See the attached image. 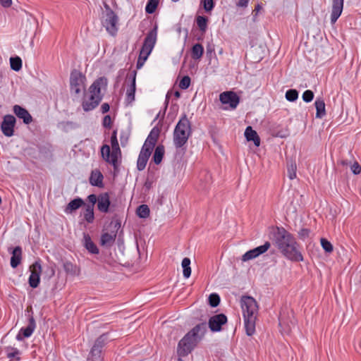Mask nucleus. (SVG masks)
<instances>
[{
  "instance_id": "393cba45",
  "label": "nucleus",
  "mask_w": 361,
  "mask_h": 361,
  "mask_svg": "<svg viewBox=\"0 0 361 361\" xmlns=\"http://www.w3.org/2000/svg\"><path fill=\"white\" fill-rule=\"evenodd\" d=\"M316 118H322L326 115L325 102L323 99L317 98L314 102Z\"/></svg>"
},
{
  "instance_id": "2f4dec72",
  "label": "nucleus",
  "mask_w": 361,
  "mask_h": 361,
  "mask_svg": "<svg viewBox=\"0 0 361 361\" xmlns=\"http://www.w3.org/2000/svg\"><path fill=\"white\" fill-rule=\"evenodd\" d=\"M204 53V48L202 44L197 43L193 45L191 51L192 57L194 59H200Z\"/></svg>"
},
{
  "instance_id": "8fccbe9b",
  "label": "nucleus",
  "mask_w": 361,
  "mask_h": 361,
  "mask_svg": "<svg viewBox=\"0 0 361 361\" xmlns=\"http://www.w3.org/2000/svg\"><path fill=\"white\" fill-rule=\"evenodd\" d=\"M111 123H112V121H111V116L109 115L105 116L103 119L104 127L107 128H111Z\"/></svg>"
},
{
  "instance_id": "3c124183",
  "label": "nucleus",
  "mask_w": 361,
  "mask_h": 361,
  "mask_svg": "<svg viewBox=\"0 0 361 361\" xmlns=\"http://www.w3.org/2000/svg\"><path fill=\"white\" fill-rule=\"evenodd\" d=\"M87 200L90 203L88 205H93V208L94 207L95 203L98 202V197L94 194L88 195Z\"/></svg>"
},
{
  "instance_id": "f704fd0d",
  "label": "nucleus",
  "mask_w": 361,
  "mask_h": 361,
  "mask_svg": "<svg viewBox=\"0 0 361 361\" xmlns=\"http://www.w3.org/2000/svg\"><path fill=\"white\" fill-rule=\"evenodd\" d=\"M159 0H148L145 6V12L149 14L154 13L156 11Z\"/></svg>"
},
{
  "instance_id": "e2e57ef3",
  "label": "nucleus",
  "mask_w": 361,
  "mask_h": 361,
  "mask_svg": "<svg viewBox=\"0 0 361 361\" xmlns=\"http://www.w3.org/2000/svg\"><path fill=\"white\" fill-rule=\"evenodd\" d=\"M171 1H173V2H178V1H179L180 0H171Z\"/></svg>"
},
{
  "instance_id": "f3484780",
  "label": "nucleus",
  "mask_w": 361,
  "mask_h": 361,
  "mask_svg": "<svg viewBox=\"0 0 361 361\" xmlns=\"http://www.w3.org/2000/svg\"><path fill=\"white\" fill-rule=\"evenodd\" d=\"M331 23L334 24L341 16L343 8V0H331Z\"/></svg>"
},
{
  "instance_id": "7ed1b4c3",
  "label": "nucleus",
  "mask_w": 361,
  "mask_h": 361,
  "mask_svg": "<svg viewBox=\"0 0 361 361\" xmlns=\"http://www.w3.org/2000/svg\"><path fill=\"white\" fill-rule=\"evenodd\" d=\"M240 307L244 319V326L247 336L255 333L256 320L258 315V305L251 296H243L240 299Z\"/></svg>"
},
{
  "instance_id": "0eeeda50",
  "label": "nucleus",
  "mask_w": 361,
  "mask_h": 361,
  "mask_svg": "<svg viewBox=\"0 0 361 361\" xmlns=\"http://www.w3.org/2000/svg\"><path fill=\"white\" fill-rule=\"evenodd\" d=\"M157 137L158 135L154 133L153 131L147 136L137 161V168L139 171L145 169L152 151L156 145Z\"/></svg>"
},
{
  "instance_id": "5701e85b",
  "label": "nucleus",
  "mask_w": 361,
  "mask_h": 361,
  "mask_svg": "<svg viewBox=\"0 0 361 361\" xmlns=\"http://www.w3.org/2000/svg\"><path fill=\"white\" fill-rule=\"evenodd\" d=\"M135 73H134L131 84L126 90V102L128 104H131L135 100Z\"/></svg>"
},
{
  "instance_id": "bb28decb",
  "label": "nucleus",
  "mask_w": 361,
  "mask_h": 361,
  "mask_svg": "<svg viewBox=\"0 0 361 361\" xmlns=\"http://www.w3.org/2000/svg\"><path fill=\"white\" fill-rule=\"evenodd\" d=\"M6 356L11 360L19 361L20 360V351L14 347L7 346L5 348Z\"/></svg>"
},
{
  "instance_id": "aec40b11",
  "label": "nucleus",
  "mask_w": 361,
  "mask_h": 361,
  "mask_svg": "<svg viewBox=\"0 0 361 361\" xmlns=\"http://www.w3.org/2000/svg\"><path fill=\"white\" fill-rule=\"evenodd\" d=\"M110 200L108 193H103L99 195L97 202V208L102 212L106 213L109 211Z\"/></svg>"
},
{
  "instance_id": "a878e982",
  "label": "nucleus",
  "mask_w": 361,
  "mask_h": 361,
  "mask_svg": "<svg viewBox=\"0 0 361 361\" xmlns=\"http://www.w3.org/2000/svg\"><path fill=\"white\" fill-rule=\"evenodd\" d=\"M84 204L83 200L80 198H75L73 200H71L67 205V207L65 209V212L67 214H71L73 211H75L76 209H79L80 207H82Z\"/></svg>"
},
{
  "instance_id": "a19ab883",
  "label": "nucleus",
  "mask_w": 361,
  "mask_h": 361,
  "mask_svg": "<svg viewBox=\"0 0 361 361\" xmlns=\"http://www.w3.org/2000/svg\"><path fill=\"white\" fill-rule=\"evenodd\" d=\"M201 4H202L203 8L207 13H210L214 7V3L213 0H202Z\"/></svg>"
},
{
  "instance_id": "e433bc0d",
  "label": "nucleus",
  "mask_w": 361,
  "mask_h": 361,
  "mask_svg": "<svg viewBox=\"0 0 361 361\" xmlns=\"http://www.w3.org/2000/svg\"><path fill=\"white\" fill-rule=\"evenodd\" d=\"M102 350L97 346H93L90 353L89 359L92 361H99L101 357Z\"/></svg>"
},
{
  "instance_id": "79ce46f5",
  "label": "nucleus",
  "mask_w": 361,
  "mask_h": 361,
  "mask_svg": "<svg viewBox=\"0 0 361 361\" xmlns=\"http://www.w3.org/2000/svg\"><path fill=\"white\" fill-rule=\"evenodd\" d=\"M220 302V297L216 293H212L209 297V305L215 307L219 305Z\"/></svg>"
},
{
  "instance_id": "f257e3e1",
  "label": "nucleus",
  "mask_w": 361,
  "mask_h": 361,
  "mask_svg": "<svg viewBox=\"0 0 361 361\" xmlns=\"http://www.w3.org/2000/svg\"><path fill=\"white\" fill-rule=\"evenodd\" d=\"M274 238L276 247L288 259L293 262L303 261L298 243L293 235L284 228H276Z\"/></svg>"
},
{
  "instance_id": "39448f33",
  "label": "nucleus",
  "mask_w": 361,
  "mask_h": 361,
  "mask_svg": "<svg viewBox=\"0 0 361 361\" xmlns=\"http://www.w3.org/2000/svg\"><path fill=\"white\" fill-rule=\"evenodd\" d=\"M103 78L96 80L89 88V94L83 99L82 106L85 111H90L95 109L102 99L101 86Z\"/></svg>"
},
{
  "instance_id": "f03ea898",
  "label": "nucleus",
  "mask_w": 361,
  "mask_h": 361,
  "mask_svg": "<svg viewBox=\"0 0 361 361\" xmlns=\"http://www.w3.org/2000/svg\"><path fill=\"white\" fill-rule=\"evenodd\" d=\"M207 331L206 323L195 325L178 342L177 354L179 357L188 355L204 338Z\"/></svg>"
},
{
  "instance_id": "9d476101",
  "label": "nucleus",
  "mask_w": 361,
  "mask_h": 361,
  "mask_svg": "<svg viewBox=\"0 0 361 361\" xmlns=\"http://www.w3.org/2000/svg\"><path fill=\"white\" fill-rule=\"evenodd\" d=\"M157 39V26L155 25L154 27L151 30L147 35L144 43L142 44V49L140 50L142 54H146L149 56L154 47L156 44Z\"/></svg>"
},
{
  "instance_id": "ea45409f",
  "label": "nucleus",
  "mask_w": 361,
  "mask_h": 361,
  "mask_svg": "<svg viewBox=\"0 0 361 361\" xmlns=\"http://www.w3.org/2000/svg\"><path fill=\"white\" fill-rule=\"evenodd\" d=\"M296 164L295 162H290L288 164V176L290 180L296 177Z\"/></svg>"
},
{
  "instance_id": "20e7f679",
  "label": "nucleus",
  "mask_w": 361,
  "mask_h": 361,
  "mask_svg": "<svg viewBox=\"0 0 361 361\" xmlns=\"http://www.w3.org/2000/svg\"><path fill=\"white\" fill-rule=\"evenodd\" d=\"M111 150L108 145H104L101 148L102 159L109 164H111L114 170H118L121 159V151L114 131L111 137Z\"/></svg>"
},
{
  "instance_id": "4468645a",
  "label": "nucleus",
  "mask_w": 361,
  "mask_h": 361,
  "mask_svg": "<svg viewBox=\"0 0 361 361\" xmlns=\"http://www.w3.org/2000/svg\"><path fill=\"white\" fill-rule=\"evenodd\" d=\"M270 246V243L267 241L262 245L258 246L254 249L248 250L242 256V261L247 262L257 258L260 255H262L264 252H266L269 250Z\"/></svg>"
},
{
  "instance_id": "412c9836",
  "label": "nucleus",
  "mask_w": 361,
  "mask_h": 361,
  "mask_svg": "<svg viewBox=\"0 0 361 361\" xmlns=\"http://www.w3.org/2000/svg\"><path fill=\"white\" fill-rule=\"evenodd\" d=\"M245 136L247 141H252L256 147L260 145V138L251 126H247L245 128Z\"/></svg>"
},
{
  "instance_id": "72a5a7b5",
  "label": "nucleus",
  "mask_w": 361,
  "mask_h": 361,
  "mask_svg": "<svg viewBox=\"0 0 361 361\" xmlns=\"http://www.w3.org/2000/svg\"><path fill=\"white\" fill-rule=\"evenodd\" d=\"M10 65L12 70L19 71L22 68V60L19 56L11 57Z\"/></svg>"
},
{
  "instance_id": "c03bdc74",
  "label": "nucleus",
  "mask_w": 361,
  "mask_h": 361,
  "mask_svg": "<svg viewBox=\"0 0 361 361\" xmlns=\"http://www.w3.org/2000/svg\"><path fill=\"white\" fill-rule=\"evenodd\" d=\"M190 78L189 76H184L179 82V87L182 90H186L190 85Z\"/></svg>"
},
{
  "instance_id": "603ef678",
  "label": "nucleus",
  "mask_w": 361,
  "mask_h": 361,
  "mask_svg": "<svg viewBox=\"0 0 361 361\" xmlns=\"http://www.w3.org/2000/svg\"><path fill=\"white\" fill-rule=\"evenodd\" d=\"M309 233L308 229L302 228L298 232V235L301 238L304 239L309 235Z\"/></svg>"
},
{
  "instance_id": "de8ad7c7",
  "label": "nucleus",
  "mask_w": 361,
  "mask_h": 361,
  "mask_svg": "<svg viewBox=\"0 0 361 361\" xmlns=\"http://www.w3.org/2000/svg\"><path fill=\"white\" fill-rule=\"evenodd\" d=\"M350 167V170L353 174L358 175L360 173L361 166L357 161H354V162L351 163Z\"/></svg>"
},
{
  "instance_id": "a211bd4d",
  "label": "nucleus",
  "mask_w": 361,
  "mask_h": 361,
  "mask_svg": "<svg viewBox=\"0 0 361 361\" xmlns=\"http://www.w3.org/2000/svg\"><path fill=\"white\" fill-rule=\"evenodd\" d=\"M13 112L19 118L23 119L25 124H29L32 121V118L30 113L25 109L19 105H15L13 106Z\"/></svg>"
},
{
  "instance_id": "c9c22d12",
  "label": "nucleus",
  "mask_w": 361,
  "mask_h": 361,
  "mask_svg": "<svg viewBox=\"0 0 361 361\" xmlns=\"http://www.w3.org/2000/svg\"><path fill=\"white\" fill-rule=\"evenodd\" d=\"M137 214L140 218H147L149 215V209L147 205L142 204L137 209Z\"/></svg>"
},
{
  "instance_id": "f8f14e48",
  "label": "nucleus",
  "mask_w": 361,
  "mask_h": 361,
  "mask_svg": "<svg viewBox=\"0 0 361 361\" xmlns=\"http://www.w3.org/2000/svg\"><path fill=\"white\" fill-rule=\"evenodd\" d=\"M30 275L28 283L30 287L37 288L40 282V275L42 273V266L39 262L36 261L30 267Z\"/></svg>"
},
{
  "instance_id": "4d7b16f0",
  "label": "nucleus",
  "mask_w": 361,
  "mask_h": 361,
  "mask_svg": "<svg viewBox=\"0 0 361 361\" xmlns=\"http://www.w3.org/2000/svg\"><path fill=\"white\" fill-rule=\"evenodd\" d=\"M109 105L107 103L102 104L101 106V111L103 114L106 113L109 111Z\"/></svg>"
},
{
  "instance_id": "2eb2a0df",
  "label": "nucleus",
  "mask_w": 361,
  "mask_h": 361,
  "mask_svg": "<svg viewBox=\"0 0 361 361\" xmlns=\"http://www.w3.org/2000/svg\"><path fill=\"white\" fill-rule=\"evenodd\" d=\"M227 322V317L224 314H219L211 317L208 326L212 331L217 332L221 330V326Z\"/></svg>"
},
{
  "instance_id": "864d4df0",
  "label": "nucleus",
  "mask_w": 361,
  "mask_h": 361,
  "mask_svg": "<svg viewBox=\"0 0 361 361\" xmlns=\"http://www.w3.org/2000/svg\"><path fill=\"white\" fill-rule=\"evenodd\" d=\"M0 4L4 8H9L12 5V0H0Z\"/></svg>"
},
{
  "instance_id": "dca6fc26",
  "label": "nucleus",
  "mask_w": 361,
  "mask_h": 361,
  "mask_svg": "<svg viewBox=\"0 0 361 361\" xmlns=\"http://www.w3.org/2000/svg\"><path fill=\"white\" fill-rule=\"evenodd\" d=\"M36 328L35 319L30 316L28 319V324L26 327L21 328L16 336L18 341H22L24 338H29L33 334Z\"/></svg>"
},
{
  "instance_id": "6e6552de",
  "label": "nucleus",
  "mask_w": 361,
  "mask_h": 361,
  "mask_svg": "<svg viewBox=\"0 0 361 361\" xmlns=\"http://www.w3.org/2000/svg\"><path fill=\"white\" fill-rule=\"evenodd\" d=\"M106 11L102 16V25L105 27L106 30L111 35L114 36L118 32V16L109 8V6H105Z\"/></svg>"
},
{
  "instance_id": "6ab92c4d",
  "label": "nucleus",
  "mask_w": 361,
  "mask_h": 361,
  "mask_svg": "<svg viewBox=\"0 0 361 361\" xmlns=\"http://www.w3.org/2000/svg\"><path fill=\"white\" fill-rule=\"evenodd\" d=\"M103 174L99 169H94L92 171L90 176V183L93 186L98 188H103Z\"/></svg>"
},
{
  "instance_id": "13d9d810",
  "label": "nucleus",
  "mask_w": 361,
  "mask_h": 361,
  "mask_svg": "<svg viewBox=\"0 0 361 361\" xmlns=\"http://www.w3.org/2000/svg\"><path fill=\"white\" fill-rule=\"evenodd\" d=\"M260 9H261V6H260V5L257 4V5L255 6V11H256L257 12H258Z\"/></svg>"
},
{
  "instance_id": "9b49d317",
  "label": "nucleus",
  "mask_w": 361,
  "mask_h": 361,
  "mask_svg": "<svg viewBox=\"0 0 361 361\" xmlns=\"http://www.w3.org/2000/svg\"><path fill=\"white\" fill-rule=\"evenodd\" d=\"M219 100L223 104L228 105L225 109H235L240 102V98L236 93L232 91H226L220 94Z\"/></svg>"
},
{
  "instance_id": "5fc2aeb1",
  "label": "nucleus",
  "mask_w": 361,
  "mask_h": 361,
  "mask_svg": "<svg viewBox=\"0 0 361 361\" xmlns=\"http://www.w3.org/2000/svg\"><path fill=\"white\" fill-rule=\"evenodd\" d=\"M351 161H348V159H341L338 161V164L341 165L343 167L350 166L351 164Z\"/></svg>"
},
{
  "instance_id": "c756f323",
  "label": "nucleus",
  "mask_w": 361,
  "mask_h": 361,
  "mask_svg": "<svg viewBox=\"0 0 361 361\" xmlns=\"http://www.w3.org/2000/svg\"><path fill=\"white\" fill-rule=\"evenodd\" d=\"M164 147L163 145H158L155 148L152 159L156 164H159L164 155Z\"/></svg>"
},
{
  "instance_id": "09e8293b",
  "label": "nucleus",
  "mask_w": 361,
  "mask_h": 361,
  "mask_svg": "<svg viewBox=\"0 0 361 361\" xmlns=\"http://www.w3.org/2000/svg\"><path fill=\"white\" fill-rule=\"evenodd\" d=\"M148 56H147L146 54H142L141 51L140 52L139 58L137 61V68L139 69L142 68Z\"/></svg>"
},
{
  "instance_id": "473e14b6",
  "label": "nucleus",
  "mask_w": 361,
  "mask_h": 361,
  "mask_svg": "<svg viewBox=\"0 0 361 361\" xmlns=\"http://www.w3.org/2000/svg\"><path fill=\"white\" fill-rule=\"evenodd\" d=\"M183 267V276L185 279H188L190 276L191 274V268H190V259L188 257L183 258L181 263Z\"/></svg>"
},
{
  "instance_id": "4be33fe9",
  "label": "nucleus",
  "mask_w": 361,
  "mask_h": 361,
  "mask_svg": "<svg viewBox=\"0 0 361 361\" xmlns=\"http://www.w3.org/2000/svg\"><path fill=\"white\" fill-rule=\"evenodd\" d=\"M22 259V249L20 247H16L12 251V256L11 258V266L12 268H16Z\"/></svg>"
},
{
  "instance_id": "7c9ffc66",
  "label": "nucleus",
  "mask_w": 361,
  "mask_h": 361,
  "mask_svg": "<svg viewBox=\"0 0 361 361\" xmlns=\"http://www.w3.org/2000/svg\"><path fill=\"white\" fill-rule=\"evenodd\" d=\"M83 216L85 220L87 223L91 224L94 221V214L93 205H85V208L83 209Z\"/></svg>"
},
{
  "instance_id": "680f3d73",
  "label": "nucleus",
  "mask_w": 361,
  "mask_h": 361,
  "mask_svg": "<svg viewBox=\"0 0 361 361\" xmlns=\"http://www.w3.org/2000/svg\"><path fill=\"white\" fill-rule=\"evenodd\" d=\"M182 357H179V356H178V361H183Z\"/></svg>"
},
{
  "instance_id": "052dcab7",
  "label": "nucleus",
  "mask_w": 361,
  "mask_h": 361,
  "mask_svg": "<svg viewBox=\"0 0 361 361\" xmlns=\"http://www.w3.org/2000/svg\"><path fill=\"white\" fill-rule=\"evenodd\" d=\"M279 325L282 327V326L283 325V322L282 321V319L281 318H279Z\"/></svg>"
},
{
  "instance_id": "c85d7f7f",
  "label": "nucleus",
  "mask_w": 361,
  "mask_h": 361,
  "mask_svg": "<svg viewBox=\"0 0 361 361\" xmlns=\"http://www.w3.org/2000/svg\"><path fill=\"white\" fill-rule=\"evenodd\" d=\"M63 269L66 273L71 276H78L80 274V268L70 262L63 264Z\"/></svg>"
},
{
  "instance_id": "6e6d98bb",
  "label": "nucleus",
  "mask_w": 361,
  "mask_h": 361,
  "mask_svg": "<svg viewBox=\"0 0 361 361\" xmlns=\"http://www.w3.org/2000/svg\"><path fill=\"white\" fill-rule=\"evenodd\" d=\"M249 0H239L238 2L236 3V6L238 7L246 8L248 5Z\"/></svg>"
},
{
  "instance_id": "bf43d9fd",
  "label": "nucleus",
  "mask_w": 361,
  "mask_h": 361,
  "mask_svg": "<svg viewBox=\"0 0 361 361\" xmlns=\"http://www.w3.org/2000/svg\"><path fill=\"white\" fill-rule=\"evenodd\" d=\"M174 94H175V97L177 98L180 97V92L178 91H176Z\"/></svg>"
},
{
  "instance_id": "1a4fd4ad",
  "label": "nucleus",
  "mask_w": 361,
  "mask_h": 361,
  "mask_svg": "<svg viewBox=\"0 0 361 361\" xmlns=\"http://www.w3.org/2000/svg\"><path fill=\"white\" fill-rule=\"evenodd\" d=\"M85 77L78 71H73L70 77V88L72 94L78 95L85 90Z\"/></svg>"
},
{
  "instance_id": "37998d69",
  "label": "nucleus",
  "mask_w": 361,
  "mask_h": 361,
  "mask_svg": "<svg viewBox=\"0 0 361 361\" xmlns=\"http://www.w3.org/2000/svg\"><path fill=\"white\" fill-rule=\"evenodd\" d=\"M321 245L322 248L326 252H331L333 251V245L332 244L325 238H321Z\"/></svg>"
},
{
  "instance_id": "4c0bfd02",
  "label": "nucleus",
  "mask_w": 361,
  "mask_h": 361,
  "mask_svg": "<svg viewBox=\"0 0 361 361\" xmlns=\"http://www.w3.org/2000/svg\"><path fill=\"white\" fill-rule=\"evenodd\" d=\"M208 19L207 17L199 16L196 18V23L202 32H205L207 27Z\"/></svg>"
},
{
  "instance_id": "cd10ccee",
  "label": "nucleus",
  "mask_w": 361,
  "mask_h": 361,
  "mask_svg": "<svg viewBox=\"0 0 361 361\" xmlns=\"http://www.w3.org/2000/svg\"><path fill=\"white\" fill-rule=\"evenodd\" d=\"M116 234L114 233H104L101 236V245L105 247H110L115 241Z\"/></svg>"
},
{
  "instance_id": "423d86ee",
  "label": "nucleus",
  "mask_w": 361,
  "mask_h": 361,
  "mask_svg": "<svg viewBox=\"0 0 361 361\" xmlns=\"http://www.w3.org/2000/svg\"><path fill=\"white\" fill-rule=\"evenodd\" d=\"M190 135V123L185 116L176 124L173 131V144L176 148H180L187 142Z\"/></svg>"
},
{
  "instance_id": "b1692460",
  "label": "nucleus",
  "mask_w": 361,
  "mask_h": 361,
  "mask_svg": "<svg viewBox=\"0 0 361 361\" xmlns=\"http://www.w3.org/2000/svg\"><path fill=\"white\" fill-rule=\"evenodd\" d=\"M83 242H84V246L90 253H92V254H98L99 253L98 247L93 243L90 236L88 234L84 233Z\"/></svg>"
},
{
  "instance_id": "49530a36",
  "label": "nucleus",
  "mask_w": 361,
  "mask_h": 361,
  "mask_svg": "<svg viewBox=\"0 0 361 361\" xmlns=\"http://www.w3.org/2000/svg\"><path fill=\"white\" fill-rule=\"evenodd\" d=\"M107 337L106 335L103 334L101 336H99L95 341L93 346H97V348H99V349L102 350L103 345H104L105 342L106 341Z\"/></svg>"
},
{
  "instance_id": "58836bf2",
  "label": "nucleus",
  "mask_w": 361,
  "mask_h": 361,
  "mask_svg": "<svg viewBox=\"0 0 361 361\" xmlns=\"http://www.w3.org/2000/svg\"><path fill=\"white\" fill-rule=\"evenodd\" d=\"M286 99L291 102L296 101L298 98V92L295 89H290L286 91Z\"/></svg>"
},
{
  "instance_id": "a18cd8bd",
  "label": "nucleus",
  "mask_w": 361,
  "mask_h": 361,
  "mask_svg": "<svg viewBox=\"0 0 361 361\" xmlns=\"http://www.w3.org/2000/svg\"><path fill=\"white\" fill-rule=\"evenodd\" d=\"M302 98L305 102L309 103L312 101L314 98V93L312 90H305L302 95Z\"/></svg>"
},
{
  "instance_id": "ddd939ff",
  "label": "nucleus",
  "mask_w": 361,
  "mask_h": 361,
  "mask_svg": "<svg viewBox=\"0 0 361 361\" xmlns=\"http://www.w3.org/2000/svg\"><path fill=\"white\" fill-rule=\"evenodd\" d=\"M16 122V119L13 115L8 114L4 116L1 130L5 136L11 137L13 135Z\"/></svg>"
}]
</instances>
